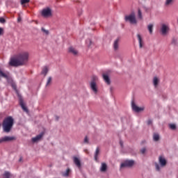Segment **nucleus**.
<instances>
[{
	"label": "nucleus",
	"mask_w": 178,
	"mask_h": 178,
	"mask_svg": "<svg viewBox=\"0 0 178 178\" xmlns=\"http://www.w3.org/2000/svg\"><path fill=\"white\" fill-rule=\"evenodd\" d=\"M29 62V52L22 51L17 54L16 58H11L9 65L10 66H13L14 67H17V66H23Z\"/></svg>",
	"instance_id": "obj_1"
},
{
	"label": "nucleus",
	"mask_w": 178,
	"mask_h": 178,
	"mask_svg": "<svg viewBox=\"0 0 178 178\" xmlns=\"http://www.w3.org/2000/svg\"><path fill=\"white\" fill-rule=\"evenodd\" d=\"M13 127V118L12 117H8L4 119L3 122V129L5 133H9Z\"/></svg>",
	"instance_id": "obj_2"
},
{
	"label": "nucleus",
	"mask_w": 178,
	"mask_h": 178,
	"mask_svg": "<svg viewBox=\"0 0 178 178\" xmlns=\"http://www.w3.org/2000/svg\"><path fill=\"white\" fill-rule=\"evenodd\" d=\"M124 20L125 22H129L131 24H137V19H136V13L134 12H132L129 15H126Z\"/></svg>",
	"instance_id": "obj_3"
},
{
	"label": "nucleus",
	"mask_w": 178,
	"mask_h": 178,
	"mask_svg": "<svg viewBox=\"0 0 178 178\" xmlns=\"http://www.w3.org/2000/svg\"><path fill=\"white\" fill-rule=\"evenodd\" d=\"M131 108L133 111H134V112H136L137 113L143 112L145 109V106L138 107V106H136L134 102H131Z\"/></svg>",
	"instance_id": "obj_4"
},
{
	"label": "nucleus",
	"mask_w": 178,
	"mask_h": 178,
	"mask_svg": "<svg viewBox=\"0 0 178 178\" xmlns=\"http://www.w3.org/2000/svg\"><path fill=\"white\" fill-rule=\"evenodd\" d=\"M42 16H43V17H51V16H52V10L49 8L43 9Z\"/></svg>",
	"instance_id": "obj_5"
},
{
	"label": "nucleus",
	"mask_w": 178,
	"mask_h": 178,
	"mask_svg": "<svg viewBox=\"0 0 178 178\" xmlns=\"http://www.w3.org/2000/svg\"><path fill=\"white\" fill-rule=\"evenodd\" d=\"M134 165V161L133 160H127L121 164V168H131Z\"/></svg>",
	"instance_id": "obj_6"
},
{
	"label": "nucleus",
	"mask_w": 178,
	"mask_h": 178,
	"mask_svg": "<svg viewBox=\"0 0 178 178\" xmlns=\"http://www.w3.org/2000/svg\"><path fill=\"white\" fill-rule=\"evenodd\" d=\"M13 140H16L15 136H4L0 138V144H2V143H7L8 141H13Z\"/></svg>",
	"instance_id": "obj_7"
},
{
	"label": "nucleus",
	"mask_w": 178,
	"mask_h": 178,
	"mask_svg": "<svg viewBox=\"0 0 178 178\" xmlns=\"http://www.w3.org/2000/svg\"><path fill=\"white\" fill-rule=\"evenodd\" d=\"M90 86L93 92L97 94L98 92V86H97V83L95 82V81L93 80L90 81Z\"/></svg>",
	"instance_id": "obj_8"
},
{
	"label": "nucleus",
	"mask_w": 178,
	"mask_h": 178,
	"mask_svg": "<svg viewBox=\"0 0 178 178\" xmlns=\"http://www.w3.org/2000/svg\"><path fill=\"white\" fill-rule=\"evenodd\" d=\"M0 76L1 77H3L4 79H6V80H9V78L10 77V73L9 72H5L2 71V69L0 67Z\"/></svg>",
	"instance_id": "obj_9"
},
{
	"label": "nucleus",
	"mask_w": 178,
	"mask_h": 178,
	"mask_svg": "<svg viewBox=\"0 0 178 178\" xmlns=\"http://www.w3.org/2000/svg\"><path fill=\"white\" fill-rule=\"evenodd\" d=\"M159 162L162 168H163L164 166H166L167 162H166V159H165V157L160 156L159 157Z\"/></svg>",
	"instance_id": "obj_10"
},
{
	"label": "nucleus",
	"mask_w": 178,
	"mask_h": 178,
	"mask_svg": "<svg viewBox=\"0 0 178 178\" xmlns=\"http://www.w3.org/2000/svg\"><path fill=\"white\" fill-rule=\"evenodd\" d=\"M74 163H75L77 168H81V161H80V159L76 156L73 157Z\"/></svg>",
	"instance_id": "obj_11"
},
{
	"label": "nucleus",
	"mask_w": 178,
	"mask_h": 178,
	"mask_svg": "<svg viewBox=\"0 0 178 178\" xmlns=\"http://www.w3.org/2000/svg\"><path fill=\"white\" fill-rule=\"evenodd\" d=\"M68 51L70 54L74 55V56H76L79 54V51L76 49H75L73 47H69Z\"/></svg>",
	"instance_id": "obj_12"
},
{
	"label": "nucleus",
	"mask_w": 178,
	"mask_h": 178,
	"mask_svg": "<svg viewBox=\"0 0 178 178\" xmlns=\"http://www.w3.org/2000/svg\"><path fill=\"white\" fill-rule=\"evenodd\" d=\"M161 33L162 34H163L165 35V34H166V33H168V31H169V27L168 26V25L163 24L161 26Z\"/></svg>",
	"instance_id": "obj_13"
},
{
	"label": "nucleus",
	"mask_w": 178,
	"mask_h": 178,
	"mask_svg": "<svg viewBox=\"0 0 178 178\" xmlns=\"http://www.w3.org/2000/svg\"><path fill=\"white\" fill-rule=\"evenodd\" d=\"M43 136H44V132H42L40 134L32 138L33 143H37V141H40V139L42 138Z\"/></svg>",
	"instance_id": "obj_14"
},
{
	"label": "nucleus",
	"mask_w": 178,
	"mask_h": 178,
	"mask_svg": "<svg viewBox=\"0 0 178 178\" xmlns=\"http://www.w3.org/2000/svg\"><path fill=\"white\" fill-rule=\"evenodd\" d=\"M103 79H104L105 83H106V84H108V86H109L111 84V79H109V76L107 74H104Z\"/></svg>",
	"instance_id": "obj_15"
},
{
	"label": "nucleus",
	"mask_w": 178,
	"mask_h": 178,
	"mask_svg": "<svg viewBox=\"0 0 178 178\" xmlns=\"http://www.w3.org/2000/svg\"><path fill=\"white\" fill-rule=\"evenodd\" d=\"M119 38L116 39L115 41H114V43H113V49H115V51H118V49H119Z\"/></svg>",
	"instance_id": "obj_16"
},
{
	"label": "nucleus",
	"mask_w": 178,
	"mask_h": 178,
	"mask_svg": "<svg viewBox=\"0 0 178 178\" xmlns=\"http://www.w3.org/2000/svg\"><path fill=\"white\" fill-rule=\"evenodd\" d=\"M137 37H138V40L139 42V48H143V38H141V35H140V34H138Z\"/></svg>",
	"instance_id": "obj_17"
},
{
	"label": "nucleus",
	"mask_w": 178,
	"mask_h": 178,
	"mask_svg": "<svg viewBox=\"0 0 178 178\" xmlns=\"http://www.w3.org/2000/svg\"><path fill=\"white\" fill-rule=\"evenodd\" d=\"M106 169H108V165H106V163H102V166L100 168L101 172H106Z\"/></svg>",
	"instance_id": "obj_18"
},
{
	"label": "nucleus",
	"mask_w": 178,
	"mask_h": 178,
	"mask_svg": "<svg viewBox=\"0 0 178 178\" xmlns=\"http://www.w3.org/2000/svg\"><path fill=\"white\" fill-rule=\"evenodd\" d=\"M153 84L154 87H158V84H159V79L158 77L154 76L153 79Z\"/></svg>",
	"instance_id": "obj_19"
},
{
	"label": "nucleus",
	"mask_w": 178,
	"mask_h": 178,
	"mask_svg": "<svg viewBox=\"0 0 178 178\" xmlns=\"http://www.w3.org/2000/svg\"><path fill=\"white\" fill-rule=\"evenodd\" d=\"M19 105L21 106V107L22 108L23 111H24L25 112H27V108L26 107V106H24V102H23L22 99H20L19 101Z\"/></svg>",
	"instance_id": "obj_20"
},
{
	"label": "nucleus",
	"mask_w": 178,
	"mask_h": 178,
	"mask_svg": "<svg viewBox=\"0 0 178 178\" xmlns=\"http://www.w3.org/2000/svg\"><path fill=\"white\" fill-rule=\"evenodd\" d=\"M99 155V147L96 148V151L95 152V160L98 161V156Z\"/></svg>",
	"instance_id": "obj_21"
},
{
	"label": "nucleus",
	"mask_w": 178,
	"mask_h": 178,
	"mask_svg": "<svg viewBox=\"0 0 178 178\" xmlns=\"http://www.w3.org/2000/svg\"><path fill=\"white\" fill-rule=\"evenodd\" d=\"M49 72L48 67L45 66L42 68V74H44V76H47V73Z\"/></svg>",
	"instance_id": "obj_22"
},
{
	"label": "nucleus",
	"mask_w": 178,
	"mask_h": 178,
	"mask_svg": "<svg viewBox=\"0 0 178 178\" xmlns=\"http://www.w3.org/2000/svg\"><path fill=\"white\" fill-rule=\"evenodd\" d=\"M147 29L149 30V34H152V31L154 30V24H149L147 26Z\"/></svg>",
	"instance_id": "obj_23"
},
{
	"label": "nucleus",
	"mask_w": 178,
	"mask_h": 178,
	"mask_svg": "<svg viewBox=\"0 0 178 178\" xmlns=\"http://www.w3.org/2000/svg\"><path fill=\"white\" fill-rule=\"evenodd\" d=\"M153 140H154V141H159V134H154Z\"/></svg>",
	"instance_id": "obj_24"
},
{
	"label": "nucleus",
	"mask_w": 178,
	"mask_h": 178,
	"mask_svg": "<svg viewBox=\"0 0 178 178\" xmlns=\"http://www.w3.org/2000/svg\"><path fill=\"white\" fill-rule=\"evenodd\" d=\"M69 173H70V168H67L65 172L63 174V176H64L65 177H67V176H69Z\"/></svg>",
	"instance_id": "obj_25"
},
{
	"label": "nucleus",
	"mask_w": 178,
	"mask_h": 178,
	"mask_svg": "<svg viewBox=\"0 0 178 178\" xmlns=\"http://www.w3.org/2000/svg\"><path fill=\"white\" fill-rule=\"evenodd\" d=\"M172 3H173V0H165V6H169V5H172Z\"/></svg>",
	"instance_id": "obj_26"
},
{
	"label": "nucleus",
	"mask_w": 178,
	"mask_h": 178,
	"mask_svg": "<svg viewBox=\"0 0 178 178\" xmlns=\"http://www.w3.org/2000/svg\"><path fill=\"white\" fill-rule=\"evenodd\" d=\"M138 19H143V13H141V10H138Z\"/></svg>",
	"instance_id": "obj_27"
},
{
	"label": "nucleus",
	"mask_w": 178,
	"mask_h": 178,
	"mask_svg": "<svg viewBox=\"0 0 178 178\" xmlns=\"http://www.w3.org/2000/svg\"><path fill=\"white\" fill-rule=\"evenodd\" d=\"M86 44L88 45V47H91V45H92V41H91V39H88L86 40Z\"/></svg>",
	"instance_id": "obj_28"
},
{
	"label": "nucleus",
	"mask_w": 178,
	"mask_h": 178,
	"mask_svg": "<svg viewBox=\"0 0 178 178\" xmlns=\"http://www.w3.org/2000/svg\"><path fill=\"white\" fill-rule=\"evenodd\" d=\"M169 127H170V129H171V130H176V124H170Z\"/></svg>",
	"instance_id": "obj_29"
},
{
	"label": "nucleus",
	"mask_w": 178,
	"mask_h": 178,
	"mask_svg": "<svg viewBox=\"0 0 178 178\" xmlns=\"http://www.w3.org/2000/svg\"><path fill=\"white\" fill-rule=\"evenodd\" d=\"M29 2H30V0H21V5L29 3Z\"/></svg>",
	"instance_id": "obj_30"
},
{
	"label": "nucleus",
	"mask_w": 178,
	"mask_h": 178,
	"mask_svg": "<svg viewBox=\"0 0 178 178\" xmlns=\"http://www.w3.org/2000/svg\"><path fill=\"white\" fill-rule=\"evenodd\" d=\"M51 81H52V77L49 76L47 79L46 86H49V84H51Z\"/></svg>",
	"instance_id": "obj_31"
},
{
	"label": "nucleus",
	"mask_w": 178,
	"mask_h": 178,
	"mask_svg": "<svg viewBox=\"0 0 178 178\" xmlns=\"http://www.w3.org/2000/svg\"><path fill=\"white\" fill-rule=\"evenodd\" d=\"M155 166H156V170H158V172H159V170H161V167L159 166V164H158V163H156Z\"/></svg>",
	"instance_id": "obj_32"
},
{
	"label": "nucleus",
	"mask_w": 178,
	"mask_h": 178,
	"mask_svg": "<svg viewBox=\"0 0 178 178\" xmlns=\"http://www.w3.org/2000/svg\"><path fill=\"white\" fill-rule=\"evenodd\" d=\"M0 23L1 24L6 23V19H5V18L3 17H0Z\"/></svg>",
	"instance_id": "obj_33"
},
{
	"label": "nucleus",
	"mask_w": 178,
	"mask_h": 178,
	"mask_svg": "<svg viewBox=\"0 0 178 178\" xmlns=\"http://www.w3.org/2000/svg\"><path fill=\"white\" fill-rule=\"evenodd\" d=\"M42 31L43 33H45L47 35L49 34V31H48V30H46L44 28H42Z\"/></svg>",
	"instance_id": "obj_34"
},
{
	"label": "nucleus",
	"mask_w": 178,
	"mask_h": 178,
	"mask_svg": "<svg viewBox=\"0 0 178 178\" xmlns=\"http://www.w3.org/2000/svg\"><path fill=\"white\" fill-rule=\"evenodd\" d=\"M147 151V149H145V147L142 148L140 149V152L141 154H145V152Z\"/></svg>",
	"instance_id": "obj_35"
},
{
	"label": "nucleus",
	"mask_w": 178,
	"mask_h": 178,
	"mask_svg": "<svg viewBox=\"0 0 178 178\" xmlns=\"http://www.w3.org/2000/svg\"><path fill=\"white\" fill-rule=\"evenodd\" d=\"M84 143L86 144H88V137L86 136L84 138Z\"/></svg>",
	"instance_id": "obj_36"
},
{
	"label": "nucleus",
	"mask_w": 178,
	"mask_h": 178,
	"mask_svg": "<svg viewBox=\"0 0 178 178\" xmlns=\"http://www.w3.org/2000/svg\"><path fill=\"white\" fill-rule=\"evenodd\" d=\"M3 35V29L1 27H0V35Z\"/></svg>",
	"instance_id": "obj_37"
},
{
	"label": "nucleus",
	"mask_w": 178,
	"mask_h": 178,
	"mask_svg": "<svg viewBox=\"0 0 178 178\" xmlns=\"http://www.w3.org/2000/svg\"><path fill=\"white\" fill-rule=\"evenodd\" d=\"M147 124H148V125L152 124V120H149L147 121Z\"/></svg>",
	"instance_id": "obj_38"
},
{
	"label": "nucleus",
	"mask_w": 178,
	"mask_h": 178,
	"mask_svg": "<svg viewBox=\"0 0 178 178\" xmlns=\"http://www.w3.org/2000/svg\"><path fill=\"white\" fill-rule=\"evenodd\" d=\"M12 87H13V88L14 90H17V87H16V86H15V84H13V85H12Z\"/></svg>",
	"instance_id": "obj_39"
},
{
	"label": "nucleus",
	"mask_w": 178,
	"mask_h": 178,
	"mask_svg": "<svg viewBox=\"0 0 178 178\" xmlns=\"http://www.w3.org/2000/svg\"><path fill=\"white\" fill-rule=\"evenodd\" d=\"M120 144L121 147H123V142L120 141Z\"/></svg>",
	"instance_id": "obj_40"
},
{
	"label": "nucleus",
	"mask_w": 178,
	"mask_h": 178,
	"mask_svg": "<svg viewBox=\"0 0 178 178\" xmlns=\"http://www.w3.org/2000/svg\"><path fill=\"white\" fill-rule=\"evenodd\" d=\"M172 42H173V44H176V40H173Z\"/></svg>",
	"instance_id": "obj_41"
},
{
	"label": "nucleus",
	"mask_w": 178,
	"mask_h": 178,
	"mask_svg": "<svg viewBox=\"0 0 178 178\" xmlns=\"http://www.w3.org/2000/svg\"><path fill=\"white\" fill-rule=\"evenodd\" d=\"M21 19L20 18H18V22H20Z\"/></svg>",
	"instance_id": "obj_42"
},
{
	"label": "nucleus",
	"mask_w": 178,
	"mask_h": 178,
	"mask_svg": "<svg viewBox=\"0 0 178 178\" xmlns=\"http://www.w3.org/2000/svg\"><path fill=\"white\" fill-rule=\"evenodd\" d=\"M86 152H88V150H85Z\"/></svg>",
	"instance_id": "obj_43"
}]
</instances>
